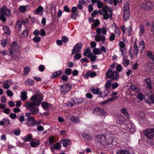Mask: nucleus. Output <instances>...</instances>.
<instances>
[{"mask_svg":"<svg viewBox=\"0 0 154 154\" xmlns=\"http://www.w3.org/2000/svg\"><path fill=\"white\" fill-rule=\"evenodd\" d=\"M114 138V134L109 133L105 136L103 134L96 135L95 137V140L103 146H106L112 143Z\"/></svg>","mask_w":154,"mask_h":154,"instance_id":"1","label":"nucleus"},{"mask_svg":"<svg viewBox=\"0 0 154 154\" xmlns=\"http://www.w3.org/2000/svg\"><path fill=\"white\" fill-rule=\"evenodd\" d=\"M97 35L95 36V39L96 41L99 42L101 41L102 43L105 42L106 38L104 36H100V35L102 33L103 34L106 35L107 31V28L105 27H103L102 28H98L96 30Z\"/></svg>","mask_w":154,"mask_h":154,"instance_id":"2","label":"nucleus"},{"mask_svg":"<svg viewBox=\"0 0 154 154\" xmlns=\"http://www.w3.org/2000/svg\"><path fill=\"white\" fill-rule=\"evenodd\" d=\"M126 122L127 124V126L126 125V131L128 133H132L135 131V126L130 120V116L126 110Z\"/></svg>","mask_w":154,"mask_h":154,"instance_id":"3","label":"nucleus"},{"mask_svg":"<svg viewBox=\"0 0 154 154\" xmlns=\"http://www.w3.org/2000/svg\"><path fill=\"white\" fill-rule=\"evenodd\" d=\"M43 97V96L42 94H38L32 96L31 100L35 105L39 106L42 103Z\"/></svg>","mask_w":154,"mask_h":154,"instance_id":"4","label":"nucleus"},{"mask_svg":"<svg viewBox=\"0 0 154 154\" xmlns=\"http://www.w3.org/2000/svg\"><path fill=\"white\" fill-rule=\"evenodd\" d=\"M25 116L27 117V122L26 124L29 127H33L36 125V121L35 120V118L31 116L30 113H26Z\"/></svg>","mask_w":154,"mask_h":154,"instance_id":"5","label":"nucleus"},{"mask_svg":"<svg viewBox=\"0 0 154 154\" xmlns=\"http://www.w3.org/2000/svg\"><path fill=\"white\" fill-rule=\"evenodd\" d=\"M144 135L148 139L151 140V143L154 145V128L146 129L144 132Z\"/></svg>","mask_w":154,"mask_h":154,"instance_id":"6","label":"nucleus"},{"mask_svg":"<svg viewBox=\"0 0 154 154\" xmlns=\"http://www.w3.org/2000/svg\"><path fill=\"white\" fill-rule=\"evenodd\" d=\"M106 75L108 78L114 80L118 79L119 75L117 72L113 71L110 69H109L106 72Z\"/></svg>","mask_w":154,"mask_h":154,"instance_id":"7","label":"nucleus"},{"mask_svg":"<svg viewBox=\"0 0 154 154\" xmlns=\"http://www.w3.org/2000/svg\"><path fill=\"white\" fill-rule=\"evenodd\" d=\"M108 7L105 5L103 7L102 10L98 11L99 13L101 15H103V18L105 20H107L109 18V14H108Z\"/></svg>","mask_w":154,"mask_h":154,"instance_id":"8","label":"nucleus"},{"mask_svg":"<svg viewBox=\"0 0 154 154\" xmlns=\"http://www.w3.org/2000/svg\"><path fill=\"white\" fill-rule=\"evenodd\" d=\"M138 51L139 49L137 46V44L136 41H135L134 42L133 49L131 48L129 51L131 56H133L134 53L136 57H137Z\"/></svg>","mask_w":154,"mask_h":154,"instance_id":"9","label":"nucleus"},{"mask_svg":"<svg viewBox=\"0 0 154 154\" xmlns=\"http://www.w3.org/2000/svg\"><path fill=\"white\" fill-rule=\"evenodd\" d=\"M72 89L71 85L69 84H66L60 86V91L62 94H64L69 91Z\"/></svg>","mask_w":154,"mask_h":154,"instance_id":"10","label":"nucleus"},{"mask_svg":"<svg viewBox=\"0 0 154 154\" xmlns=\"http://www.w3.org/2000/svg\"><path fill=\"white\" fill-rule=\"evenodd\" d=\"M0 14L9 17L11 16V13L10 10L7 9V6H4L1 8Z\"/></svg>","mask_w":154,"mask_h":154,"instance_id":"11","label":"nucleus"},{"mask_svg":"<svg viewBox=\"0 0 154 154\" xmlns=\"http://www.w3.org/2000/svg\"><path fill=\"white\" fill-rule=\"evenodd\" d=\"M82 47V45L81 44H77L73 48L72 53V54L80 52Z\"/></svg>","mask_w":154,"mask_h":154,"instance_id":"12","label":"nucleus"},{"mask_svg":"<svg viewBox=\"0 0 154 154\" xmlns=\"http://www.w3.org/2000/svg\"><path fill=\"white\" fill-rule=\"evenodd\" d=\"M40 141L36 139H33L31 140L30 143V146L33 147H36L40 144Z\"/></svg>","mask_w":154,"mask_h":154,"instance_id":"13","label":"nucleus"},{"mask_svg":"<svg viewBox=\"0 0 154 154\" xmlns=\"http://www.w3.org/2000/svg\"><path fill=\"white\" fill-rule=\"evenodd\" d=\"M145 47V43L142 40L139 42V47L140 52L142 53L144 50Z\"/></svg>","mask_w":154,"mask_h":154,"instance_id":"14","label":"nucleus"},{"mask_svg":"<svg viewBox=\"0 0 154 154\" xmlns=\"http://www.w3.org/2000/svg\"><path fill=\"white\" fill-rule=\"evenodd\" d=\"M119 46L120 47V49L122 52V54L124 58H125V45L124 42L121 41L119 43Z\"/></svg>","mask_w":154,"mask_h":154,"instance_id":"15","label":"nucleus"},{"mask_svg":"<svg viewBox=\"0 0 154 154\" xmlns=\"http://www.w3.org/2000/svg\"><path fill=\"white\" fill-rule=\"evenodd\" d=\"M43 11V8L41 6H39L35 11V14L42 15Z\"/></svg>","mask_w":154,"mask_h":154,"instance_id":"16","label":"nucleus"},{"mask_svg":"<svg viewBox=\"0 0 154 154\" xmlns=\"http://www.w3.org/2000/svg\"><path fill=\"white\" fill-rule=\"evenodd\" d=\"M11 47L12 49H11L13 50L15 53L18 51L19 48V46L16 42L12 43L11 44Z\"/></svg>","mask_w":154,"mask_h":154,"instance_id":"17","label":"nucleus"},{"mask_svg":"<svg viewBox=\"0 0 154 154\" xmlns=\"http://www.w3.org/2000/svg\"><path fill=\"white\" fill-rule=\"evenodd\" d=\"M94 113L97 115H103L104 113V110L101 108H97L94 109Z\"/></svg>","mask_w":154,"mask_h":154,"instance_id":"18","label":"nucleus"},{"mask_svg":"<svg viewBox=\"0 0 154 154\" xmlns=\"http://www.w3.org/2000/svg\"><path fill=\"white\" fill-rule=\"evenodd\" d=\"M92 53H91V51L90 48L89 47H87L85 51L83 53V55L84 56H87L88 58L90 57Z\"/></svg>","mask_w":154,"mask_h":154,"instance_id":"19","label":"nucleus"},{"mask_svg":"<svg viewBox=\"0 0 154 154\" xmlns=\"http://www.w3.org/2000/svg\"><path fill=\"white\" fill-rule=\"evenodd\" d=\"M96 75V73L94 72H88L85 74V77L87 79L90 76L91 78H93Z\"/></svg>","mask_w":154,"mask_h":154,"instance_id":"20","label":"nucleus"},{"mask_svg":"<svg viewBox=\"0 0 154 154\" xmlns=\"http://www.w3.org/2000/svg\"><path fill=\"white\" fill-rule=\"evenodd\" d=\"M32 136L31 134H28L22 137V139L24 142H26L27 141H29L31 139L32 140Z\"/></svg>","mask_w":154,"mask_h":154,"instance_id":"21","label":"nucleus"},{"mask_svg":"<svg viewBox=\"0 0 154 154\" xmlns=\"http://www.w3.org/2000/svg\"><path fill=\"white\" fill-rule=\"evenodd\" d=\"M125 116H123L121 115H119L116 119L118 123L122 124L125 120Z\"/></svg>","mask_w":154,"mask_h":154,"instance_id":"22","label":"nucleus"},{"mask_svg":"<svg viewBox=\"0 0 154 154\" xmlns=\"http://www.w3.org/2000/svg\"><path fill=\"white\" fill-rule=\"evenodd\" d=\"M126 19H128L130 17V11H129V3L128 2L126 3Z\"/></svg>","mask_w":154,"mask_h":154,"instance_id":"23","label":"nucleus"},{"mask_svg":"<svg viewBox=\"0 0 154 154\" xmlns=\"http://www.w3.org/2000/svg\"><path fill=\"white\" fill-rule=\"evenodd\" d=\"M93 93L94 94H97L98 95H102V92L100 91V89L98 88H92L91 89Z\"/></svg>","mask_w":154,"mask_h":154,"instance_id":"24","label":"nucleus"},{"mask_svg":"<svg viewBox=\"0 0 154 154\" xmlns=\"http://www.w3.org/2000/svg\"><path fill=\"white\" fill-rule=\"evenodd\" d=\"M39 111V109L38 108L35 107V106L30 109V110L31 114H32L33 115H37Z\"/></svg>","mask_w":154,"mask_h":154,"instance_id":"25","label":"nucleus"},{"mask_svg":"<svg viewBox=\"0 0 154 154\" xmlns=\"http://www.w3.org/2000/svg\"><path fill=\"white\" fill-rule=\"evenodd\" d=\"M36 105L32 102H28L26 104L25 107L27 109L30 110V109L34 107Z\"/></svg>","mask_w":154,"mask_h":154,"instance_id":"26","label":"nucleus"},{"mask_svg":"<svg viewBox=\"0 0 154 154\" xmlns=\"http://www.w3.org/2000/svg\"><path fill=\"white\" fill-rule=\"evenodd\" d=\"M61 145L59 143H57L53 145L52 146H51L50 147L51 149L53 151H54V149H60Z\"/></svg>","mask_w":154,"mask_h":154,"instance_id":"27","label":"nucleus"},{"mask_svg":"<svg viewBox=\"0 0 154 154\" xmlns=\"http://www.w3.org/2000/svg\"><path fill=\"white\" fill-rule=\"evenodd\" d=\"M146 54L151 60L154 62V55L152 54V53L151 51H147Z\"/></svg>","mask_w":154,"mask_h":154,"instance_id":"28","label":"nucleus"},{"mask_svg":"<svg viewBox=\"0 0 154 154\" xmlns=\"http://www.w3.org/2000/svg\"><path fill=\"white\" fill-rule=\"evenodd\" d=\"M60 142L64 147H66L70 143V141L69 139L63 140H61Z\"/></svg>","mask_w":154,"mask_h":154,"instance_id":"29","label":"nucleus"},{"mask_svg":"<svg viewBox=\"0 0 154 154\" xmlns=\"http://www.w3.org/2000/svg\"><path fill=\"white\" fill-rule=\"evenodd\" d=\"M112 97L109 98H108L106 100L104 101L103 103H109L111 102H112L113 101H114L118 98V97L117 96H112Z\"/></svg>","mask_w":154,"mask_h":154,"instance_id":"30","label":"nucleus"},{"mask_svg":"<svg viewBox=\"0 0 154 154\" xmlns=\"http://www.w3.org/2000/svg\"><path fill=\"white\" fill-rule=\"evenodd\" d=\"M70 119L72 122L76 123H79L80 122L79 118L75 116H71L70 117Z\"/></svg>","mask_w":154,"mask_h":154,"instance_id":"31","label":"nucleus"},{"mask_svg":"<svg viewBox=\"0 0 154 154\" xmlns=\"http://www.w3.org/2000/svg\"><path fill=\"white\" fill-rule=\"evenodd\" d=\"M20 97L22 100H26L27 98V93L25 91L21 92Z\"/></svg>","mask_w":154,"mask_h":154,"instance_id":"32","label":"nucleus"},{"mask_svg":"<svg viewBox=\"0 0 154 154\" xmlns=\"http://www.w3.org/2000/svg\"><path fill=\"white\" fill-rule=\"evenodd\" d=\"M22 24V23L20 21H18L16 24V28L19 31L21 30Z\"/></svg>","mask_w":154,"mask_h":154,"instance_id":"33","label":"nucleus"},{"mask_svg":"<svg viewBox=\"0 0 154 154\" xmlns=\"http://www.w3.org/2000/svg\"><path fill=\"white\" fill-rule=\"evenodd\" d=\"M62 74V72L60 70H59L54 72L52 75V77L56 78Z\"/></svg>","mask_w":154,"mask_h":154,"instance_id":"34","label":"nucleus"},{"mask_svg":"<svg viewBox=\"0 0 154 154\" xmlns=\"http://www.w3.org/2000/svg\"><path fill=\"white\" fill-rule=\"evenodd\" d=\"M3 29L5 34L7 35H9L10 34V30L9 28L6 26H3Z\"/></svg>","mask_w":154,"mask_h":154,"instance_id":"35","label":"nucleus"},{"mask_svg":"<svg viewBox=\"0 0 154 154\" xmlns=\"http://www.w3.org/2000/svg\"><path fill=\"white\" fill-rule=\"evenodd\" d=\"M93 52L95 54L100 55L101 54V51L100 50L97 48H95L93 49Z\"/></svg>","mask_w":154,"mask_h":154,"instance_id":"36","label":"nucleus"},{"mask_svg":"<svg viewBox=\"0 0 154 154\" xmlns=\"http://www.w3.org/2000/svg\"><path fill=\"white\" fill-rule=\"evenodd\" d=\"M145 8L147 9H150L153 6L152 3L148 1L146 2L145 5Z\"/></svg>","mask_w":154,"mask_h":154,"instance_id":"37","label":"nucleus"},{"mask_svg":"<svg viewBox=\"0 0 154 154\" xmlns=\"http://www.w3.org/2000/svg\"><path fill=\"white\" fill-rule=\"evenodd\" d=\"M41 105L42 108L45 110H47V109H48L50 106L49 104L48 103L45 102H43L42 103Z\"/></svg>","mask_w":154,"mask_h":154,"instance_id":"38","label":"nucleus"},{"mask_svg":"<svg viewBox=\"0 0 154 154\" xmlns=\"http://www.w3.org/2000/svg\"><path fill=\"white\" fill-rule=\"evenodd\" d=\"M13 50L11 49H10L9 53L11 57L14 59L17 60L18 58V57L13 52Z\"/></svg>","mask_w":154,"mask_h":154,"instance_id":"39","label":"nucleus"},{"mask_svg":"<svg viewBox=\"0 0 154 154\" xmlns=\"http://www.w3.org/2000/svg\"><path fill=\"white\" fill-rule=\"evenodd\" d=\"M82 136L85 140H89L92 138L91 136L88 134L84 133L82 134Z\"/></svg>","mask_w":154,"mask_h":154,"instance_id":"40","label":"nucleus"},{"mask_svg":"<svg viewBox=\"0 0 154 154\" xmlns=\"http://www.w3.org/2000/svg\"><path fill=\"white\" fill-rule=\"evenodd\" d=\"M75 104H79L81 103L83 101V100L81 98H75L73 99Z\"/></svg>","mask_w":154,"mask_h":154,"instance_id":"41","label":"nucleus"},{"mask_svg":"<svg viewBox=\"0 0 154 154\" xmlns=\"http://www.w3.org/2000/svg\"><path fill=\"white\" fill-rule=\"evenodd\" d=\"M137 97L140 101H142L143 99V94L142 93H139L137 94Z\"/></svg>","mask_w":154,"mask_h":154,"instance_id":"42","label":"nucleus"},{"mask_svg":"<svg viewBox=\"0 0 154 154\" xmlns=\"http://www.w3.org/2000/svg\"><path fill=\"white\" fill-rule=\"evenodd\" d=\"M111 85V81L110 80H109L105 83V86L106 88L107 89L110 87Z\"/></svg>","mask_w":154,"mask_h":154,"instance_id":"43","label":"nucleus"},{"mask_svg":"<svg viewBox=\"0 0 154 154\" xmlns=\"http://www.w3.org/2000/svg\"><path fill=\"white\" fill-rule=\"evenodd\" d=\"M140 31L139 34L140 36L143 35L144 31V27L143 26H141L140 27Z\"/></svg>","mask_w":154,"mask_h":154,"instance_id":"44","label":"nucleus"},{"mask_svg":"<svg viewBox=\"0 0 154 154\" xmlns=\"http://www.w3.org/2000/svg\"><path fill=\"white\" fill-rule=\"evenodd\" d=\"M26 9V7L25 6H20L19 8V10L21 12L23 13L25 11Z\"/></svg>","mask_w":154,"mask_h":154,"instance_id":"45","label":"nucleus"},{"mask_svg":"<svg viewBox=\"0 0 154 154\" xmlns=\"http://www.w3.org/2000/svg\"><path fill=\"white\" fill-rule=\"evenodd\" d=\"M131 88L134 92L137 93L139 91V89L134 85L131 86Z\"/></svg>","mask_w":154,"mask_h":154,"instance_id":"46","label":"nucleus"},{"mask_svg":"<svg viewBox=\"0 0 154 154\" xmlns=\"http://www.w3.org/2000/svg\"><path fill=\"white\" fill-rule=\"evenodd\" d=\"M28 35V31L27 30H25L21 35V38H25Z\"/></svg>","mask_w":154,"mask_h":154,"instance_id":"47","label":"nucleus"},{"mask_svg":"<svg viewBox=\"0 0 154 154\" xmlns=\"http://www.w3.org/2000/svg\"><path fill=\"white\" fill-rule=\"evenodd\" d=\"M30 71L29 68L28 66L25 67L24 69V73L26 74V75H27Z\"/></svg>","mask_w":154,"mask_h":154,"instance_id":"48","label":"nucleus"},{"mask_svg":"<svg viewBox=\"0 0 154 154\" xmlns=\"http://www.w3.org/2000/svg\"><path fill=\"white\" fill-rule=\"evenodd\" d=\"M75 104L74 101L73 100H71L67 102V105L68 106H72Z\"/></svg>","mask_w":154,"mask_h":154,"instance_id":"49","label":"nucleus"},{"mask_svg":"<svg viewBox=\"0 0 154 154\" xmlns=\"http://www.w3.org/2000/svg\"><path fill=\"white\" fill-rule=\"evenodd\" d=\"M90 57L88 58H90V60L91 61L94 62L96 59V56L95 55H93L92 54Z\"/></svg>","mask_w":154,"mask_h":154,"instance_id":"50","label":"nucleus"},{"mask_svg":"<svg viewBox=\"0 0 154 154\" xmlns=\"http://www.w3.org/2000/svg\"><path fill=\"white\" fill-rule=\"evenodd\" d=\"M2 121L4 122V125H8L10 124V121L7 118L4 119H2Z\"/></svg>","mask_w":154,"mask_h":154,"instance_id":"51","label":"nucleus"},{"mask_svg":"<svg viewBox=\"0 0 154 154\" xmlns=\"http://www.w3.org/2000/svg\"><path fill=\"white\" fill-rule=\"evenodd\" d=\"M100 23L99 21L98 20H96L94 21L93 25L92 26L93 27L96 28L97 25Z\"/></svg>","mask_w":154,"mask_h":154,"instance_id":"52","label":"nucleus"},{"mask_svg":"<svg viewBox=\"0 0 154 154\" xmlns=\"http://www.w3.org/2000/svg\"><path fill=\"white\" fill-rule=\"evenodd\" d=\"M72 14L71 15V17L72 19H75L78 15V12L72 13Z\"/></svg>","mask_w":154,"mask_h":154,"instance_id":"53","label":"nucleus"},{"mask_svg":"<svg viewBox=\"0 0 154 154\" xmlns=\"http://www.w3.org/2000/svg\"><path fill=\"white\" fill-rule=\"evenodd\" d=\"M54 138L53 137H50L49 138V143L50 145L53 144L54 143Z\"/></svg>","mask_w":154,"mask_h":154,"instance_id":"54","label":"nucleus"},{"mask_svg":"<svg viewBox=\"0 0 154 154\" xmlns=\"http://www.w3.org/2000/svg\"><path fill=\"white\" fill-rule=\"evenodd\" d=\"M100 1H98L97 3L98 7L100 8H102V7H103V3Z\"/></svg>","mask_w":154,"mask_h":154,"instance_id":"55","label":"nucleus"},{"mask_svg":"<svg viewBox=\"0 0 154 154\" xmlns=\"http://www.w3.org/2000/svg\"><path fill=\"white\" fill-rule=\"evenodd\" d=\"M109 93L107 89H106L103 92H102V94L100 95L102 97L106 96Z\"/></svg>","mask_w":154,"mask_h":154,"instance_id":"56","label":"nucleus"},{"mask_svg":"<svg viewBox=\"0 0 154 154\" xmlns=\"http://www.w3.org/2000/svg\"><path fill=\"white\" fill-rule=\"evenodd\" d=\"M7 43V40L6 39H3L2 40L1 44L2 46L5 47Z\"/></svg>","mask_w":154,"mask_h":154,"instance_id":"57","label":"nucleus"},{"mask_svg":"<svg viewBox=\"0 0 154 154\" xmlns=\"http://www.w3.org/2000/svg\"><path fill=\"white\" fill-rule=\"evenodd\" d=\"M33 40L34 42H38L40 41L41 38L38 36H36L33 38Z\"/></svg>","mask_w":154,"mask_h":154,"instance_id":"58","label":"nucleus"},{"mask_svg":"<svg viewBox=\"0 0 154 154\" xmlns=\"http://www.w3.org/2000/svg\"><path fill=\"white\" fill-rule=\"evenodd\" d=\"M71 69L69 68H68L66 69L65 72V74L68 75H69L71 74Z\"/></svg>","mask_w":154,"mask_h":154,"instance_id":"59","label":"nucleus"},{"mask_svg":"<svg viewBox=\"0 0 154 154\" xmlns=\"http://www.w3.org/2000/svg\"><path fill=\"white\" fill-rule=\"evenodd\" d=\"M62 41L64 43H66L68 41V38L66 36H63L62 38Z\"/></svg>","mask_w":154,"mask_h":154,"instance_id":"60","label":"nucleus"},{"mask_svg":"<svg viewBox=\"0 0 154 154\" xmlns=\"http://www.w3.org/2000/svg\"><path fill=\"white\" fill-rule=\"evenodd\" d=\"M26 83L29 85H32L34 83V81L32 79H28L26 81Z\"/></svg>","mask_w":154,"mask_h":154,"instance_id":"61","label":"nucleus"},{"mask_svg":"<svg viewBox=\"0 0 154 154\" xmlns=\"http://www.w3.org/2000/svg\"><path fill=\"white\" fill-rule=\"evenodd\" d=\"M7 94L9 97H11L13 95L12 92L10 90H8L6 91Z\"/></svg>","mask_w":154,"mask_h":154,"instance_id":"62","label":"nucleus"},{"mask_svg":"<svg viewBox=\"0 0 154 154\" xmlns=\"http://www.w3.org/2000/svg\"><path fill=\"white\" fill-rule=\"evenodd\" d=\"M74 57V60L79 59L81 57V55L79 54H77L75 55Z\"/></svg>","mask_w":154,"mask_h":154,"instance_id":"63","label":"nucleus"},{"mask_svg":"<svg viewBox=\"0 0 154 154\" xmlns=\"http://www.w3.org/2000/svg\"><path fill=\"white\" fill-rule=\"evenodd\" d=\"M117 154H125V150H119L116 151Z\"/></svg>","mask_w":154,"mask_h":154,"instance_id":"64","label":"nucleus"}]
</instances>
